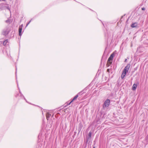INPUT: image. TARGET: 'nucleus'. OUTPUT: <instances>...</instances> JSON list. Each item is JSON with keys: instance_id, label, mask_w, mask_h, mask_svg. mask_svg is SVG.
<instances>
[{"instance_id": "1", "label": "nucleus", "mask_w": 148, "mask_h": 148, "mask_svg": "<svg viewBox=\"0 0 148 148\" xmlns=\"http://www.w3.org/2000/svg\"><path fill=\"white\" fill-rule=\"evenodd\" d=\"M115 56L114 52L112 53L110 55V57L108 58V61L107 65L108 66H110L112 64V61L113 60V58Z\"/></svg>"}, {"instance_id": "2", "label": "nucleus", "mask_w": 148, "mask_h": 148, "mask_svg": "<svg viewBox=\"0 0 148 148\" xmlns=\"http://www.w3.org/2000/svg\"><path fill=\"white\" fill-rule=\"evenodd\" d=\"M11 28L12 27L11 26H8L5 29L3 30L2 32V34L5 36H7L11 31Z\"/></svg>"}, {"instance_id": "3", "label": "nucleus", "mask_w": 148, "mask_h": 148, "mask_svg": "<svg viewBox=\"0 0 148 148\" xmlns=\"http://www.w3.org/2000/svg\"><path fill=\"white\" fill-rule=\"evenodd\" d=\"M110 100L108 99H107L104 103L103 106V109H105L106 107H108L110 104Z\"/></svg>"}, {"instance_id": "4", "label": "nucleus", "mask_w": 148, "mask_h": 148, "mask_svg": "<svg viewBox=\"0 0 148 148\" xmlns=\"http://www.w3.org/2000/svg\"><path fill=\"white\" fill-rule=\"evenodd\" d=\"M130 64H128L124 68V69L123 71V72L125 73H127L130 67Z\"/></svg>"}, {"instance_id": "5", "label": "nucleus", "mask_w": 148, "mask_h": 148, "mask_svg": "<svg viewBox=\"0 0 148 148\" xmlns=\"http://www.w3.org/2000/svg\"><path fill=\"white\" fill-rule=\"evenodd\" d=\"M23 27V25H21L19 27L18 29V35L20 36H21L22 35V28Z\"/></svg>"}, {"instance_id": "6", "label": "nucleus", "mask_w": 148, "mask_h": 148, "mask_svg": "<svg viewBox=\"0 0 148 148\" xmlns=\"http://www.w3.org/2000/svg\"><path fill=\"white\" fill-rule=\"evenodd\" d=\"M139 84L138 82L136 84H134L132 86V89L133 90H135L136 88L137 87V84Z\"/></svg>"}, {"instance_id": "7", "label": "nucleus", "mask_w": 148, "mask_h": 148, "mask_svg": "<svg viewBox=\"0 0 148 148\" xmlns=\"http://www.w3.org/2000/svg\"><path fill=\"white\" fill-rule=\"evenodd\" d=\"M12 20L11 19V18H8V19L5 21V23H7L10 24L12 22Z\"/></svg>"}, {"instance_id": "8", "label": "nucleus", "mask_w": 148, "mask_h": 148, "mask_svg": "<svg viewBox=\"0 0 148 148\" xmlns=\"http://www.w3.org/2000/svg\"><path fill=\"white\" fill-rule=\"evenodd\" d=\"M138 25L137 23L136 22L133 23L131 25V27L132 28L136 27Z\"/></svg>"}, {"instance_id": "9", "label": "nucleus", "mask_w": 148, "mask_h": 148, "mask_svg": "<svg viewBox=\"0 0 148 148\" xmlns=\"http://www.w3.org/2000/svg\"><path fill=\"white\" fill-rule=\"evenodd\" d=\"M8 43H9L8 40L6 39L4 41L3 43V45L4 46H6V45H7Z\"/></svg>"}, {"instance_id": "10", "label": "nucleus", "mask_w": 148, "mask_h": 148, "mask_svg": "<svg viewBox=\"0 0 148 148\" xmlns=\"http://www.w3.org/2000/svg\"><path fill=\"white\" fill-rule=\"evenodd\" d=\"M78 97V95H77V94L75 95L73 99H72V100H71L69 103V104L71 103L74 100H75Z\"/></svg>"}, {"instance_id": "11", "label": "nucleus", "mask_w": 148, "mask_h": 148, "mask_svg": "<svg viewBox=\"0 0 148 148\" xmlns=\"http://www.w3.org/2000/svg\"><path fill=\"white\" fill-rule=\"evenodd\" d=\"M84 93H85V92H84V90H82V91H81V92H80L79 93H78L77 94V95H78V96L79 95H82L83 94H84Z\"/></svg>"}, {"instance_id": "12", "label": "nucleus", "mask_w": 148, "mask_h": 148, "mask_svg": "<svg viewBox=\"0 0 148 148\" xmlns=\"http://www.w3.org/2000/svg\"><path fill=\"white\" fill-rule=\"evenodd\" d=\"M126 73H124L122 72L121 75V78L122 79H123L124 77L126 75Z\"/></svg>"}, {"instance_id": "13", "label": "nucleus", "mask_w": 148, "mask_h": 148, "mask_svg": "<svg viewBox=\"0 0 148 148\" xmlns=\"http://www.w3.org/2000/svg\"><path fill=\"white\" fill-rule=\"evenodd\" d=\"M51 114L49 113H47V120H49V118L51 116Z\"/></svg>"}, {"instance_id": "14", "label": "nucleus", "mask_w": 148, "mask_h": 148, "mask_svg": "<svg viewBox=\"0 0 148 148\" xmlns=\"http://www.w3.org/2000/svg\"><path fill=\"white\" fill-rule=\"evenodd\" d=\"M83 125L81 123H80L79 124V129H80V130L82 128Z\"/></svg>"}, {"instance_id": "15", "label": "nucleus", "mask_w": 148, "mask_h": 148, "mask_svg": "<svg viewBox=\"0 0 148 148\" xmlns=\"http://www.w3.org/2000/svg\"><path fill=\"white\" fill-rule=\"evenodd\" d=\"M92 134V132L91 131H90L88 134V136L89 137L88 138V139H90L91 138V135Z\"/></svg>"}, {"instance_id": "16", "label": "nucleus", "mask_w": 148, "mask_h": 148, "mask_svg": "<svg viewBox=\"0 0 148 148\" xmlns=\"http://www.w3.org/2000/svg\"><path fill=\"white\" fill-rule=\"evenodd\" d=\"M31 20H30L26 24V26H25V27H27L28 25L30 23V22H31Z\"/></svg>"}, {"instance_id": "17", "label": "nucleus", "mask_w": 148, "mask_h": 148, "mask_svg": "<svg viewBox=\"0 0 148 148\" xmlns=\"http://www.w3.org/2000/svg\"><path fill=\"white\" fill-rule=\"evenodd\" d=\"M142 10H145V8L144 7L142 8Z\"/></svg>"}, {"instance_id": "18", "label": "nucleus", "mask_w": 148, "mask_h": 148, "mask_svg": "<svg viewBox=\"0 0 148 148\" xmlns=\"http://www.w3.org/2000/svg\"><path fill=\"white\" fill-rule=\"evenodd\" d=\"M70 102H69V101H68L67 102V105H70L71 103H70L69 104V103H70Z\"/></svg>"}, {"instance_id": "19", "label": "nucleus", "mask_w": 148, "mask_h": 148, "mask_svg": "<svg viewBox=\"0 0 148 148\" xmlns=\"http://www.w3.org/2000/svg\"><path fill=\"white\" fill-rule=\"evenodd\" d=\"M107 71L108 72H110V70H109V69H107Z\"/></svg>"}, {"instance_id": "20", "label": "nucleus", "mask_w": 148, "mask_h": 148, "mask_svg": "<svg viewBox=\"0 0 148 148\" xmlns=\"http://www.w3.org/2000/svg\"><path fill=\"white\" fill-rule=\"evenodd\" d=\"M23 98H24V99L27 101V100L24 96H23Z\"/></svg>"}, {"instance_id": "21", "label": "nucleus", "mask_w": 148, "mask_h": 148, "mask_svg": "<svg viewBox=\"0 0 148 148\" xmlns=\"http://www.w3.org/2000/svg\"><path fill=\"white\" fill-rule=\"evenodd\" d=\"M21 96H23V97L24 96H23V95L22 93L21 94Z\"/></svg>"}, {"instance_id": "22", "label": "nucleus", "mask_w": 148, "mask_h": 148, "mask_svg": "<svg viewBox=\"0 0 148 148\" xmlns=\"http://www.w3.org/2000/svg\"><path fill=\"white\" fill-rule=\"evenodd\" d=\"M127 60V59H126L125 60V62H126Z\"/></svg>"}, {"instance_id": "23", "label": "nucleus", "mask_w": 148, "mask_h": 148, "mask_svg": "<svg viewBox=\"0 0 148 148\" xmlns=\"http://www.w3.org/2000/svg\"><path fill=\"white\" fill-rule=\"evenodd\" d=\"M16 71H17V69H16Z\"/></svg>"}, {"instance_id": "24", "label": "nucleus", "mask_w": 148, "mask_h": 148, "mask_svg": "<svg viewBox=\"0 0 148 148\" xmlns=\"http://www.w3.org/2000/svg\"><path fill=\"white\" fill-rule=\"evenodd\" d=\"M19 92L20 94L21 93L20 90L19 91Z\"/></svg>"}, {"instance_id": "25", "label": "nucleus", "mask_w": 148, "mask_h": 148, "mask_svg": "<svg viewBox=\"0 0 148 148\" xmlns=\"http://www.w3.org/2000/svg\"><path fill=\"white\" fill-rule=\"evenodd\" d=\"M93 148H95V147H94Z\"/></svg>"}]
</instances>
